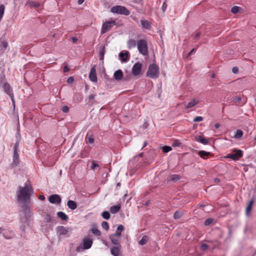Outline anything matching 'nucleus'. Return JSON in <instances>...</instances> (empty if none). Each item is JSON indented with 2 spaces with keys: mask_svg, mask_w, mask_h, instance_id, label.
Returning a JSON list of instances; mask_svg holds the SVG:
<instances>
[{
  "mask_svg": "<svg viewBox=\"0 0 256 256\" xmlns=\"http://www.w3.org/2000/svg\"><path fill=\"white\" fill-rule=\"evenodd\" d=\"M16 143L14 144V151L19 152L18 146H19V142L20 140V133L18 132L16 134Z\"/></svg>",
  "mask_w": 256,
  "mask_h": 256,
  "instance_id": "nucleus-15",
  "label": "nucleus"
},
{
  "mask_svg": "<svg viewBox=\"0 0 256 256\" xmlns=\"http://www.w3.org/2000/svg\"><path fill=\"white\" fill-rule=\"evenodd\" d=\"M4 11V6L3 4L0 5V22L2 18L3 15Z\"/></svg>",
  "mask_w": 256,
  "mask_h": 256,
  "instance_id": "nucleus-34",
  "label": "nucleus"
},
{
  "mask_svg": "<svg viewBox=\"0 0 256 256\" xmlns=\"http://www.w3.org/2000/svg\"><path fill=\"white\" fill-rule=\"evenodd\" d=\"M110 12L114 14L128 16L130 12L126 7L122 6H116L110 8Z\"/></svg>",
  "mask_w": 256,
  "mask_h": 256,
  "instance_id": "nucleus-5",
  "label": "nucleus"
},
{
  "mask_svg": "<svg viewBox=\"0 0 256 256\" xmlns=\"http://www.w3.org/2000/svg\"><path fill=\"white\" fill-rule=\"evenodd\" d=\"M5 228L4 227H0V234H2Z\"/></svg>",
  "mask_w": 256,
  "mask_h": 256,
  "instance_id": "nucleus-61",
  "label": "nucleus"
},
{
  "mask_svg": "<svg viewBox=\"0 0 256 256\" xmlns=\"http://www.w3.org/2000/svg\"><path fill=\"white\" fill-rule=\"evenodd\" d=\"M233 152H234L228 154L226 158L238 160L242 156V152L240 150L234 149Z\"/></svg>",
  "mask_w": 256,
  "mask_h": 256,
  "instance_id": "nucleus-7",
  "label": "nucleus"
},
{
  "mask_svg": "<svg viewBox=\"0 0 256 256\" xmlns=\"http://www.w3.org/2000/svg\"><path fill=\"white\" fill-rule=\"evenodd\" d=\"M49 202L54 204H59L60 203L62 199L58 194H52L48 198Z\"/></svg>",
  "mask_w": 256,
  "mask_h": 256,
  "instance_id": "nucleus-9",
  "label": "nucleus"
},
{
  "mask_svg": "<svg viewBox=\"0 0 256 256\" xmlns=\"http://www.w3.org/2000/svg\"><path fill=\"white\" fill-rule=\"evenodd\" d=\"M114 79L117 80H122L123 78L122 72L120 70L116 71L114 73Z\"/></svg>",
  "mask_w": 256,
  "mask_h": 256,
  "instance_id": "nucleus-14",
  "label": "nucleus"
},
{
  "mask_svg": "<svg viewBox=\"0 0 256 256\" xmlns=\"http://www.w3.org/2000/svg\"><path fill=\"white\" fill-rule=\"evenodd\" d=\"M180 176L178 174H172L168 177V180L176 182L180 180Z\"/></svg>",
  "mask_w": 256,
  "mask_h": 256,
  "instance_id": "nucleus-21",
  "label": "nucleus"
},
{
  "mask_svg": "<svg viewBox=\"0 0 256 256\" xmlns=\"http://www.w3.org/2000/svg\"><path fill=\"white\" fill-rule=\"evenodd\" d=\"M92 234L97 236H100L101 234L100 232L96 228H93L92 230Z\"/></svg>",
  "mask_w": 256,
  "mask_h": 256,
  "instance_id": "nucleus-35",
  "label": "nucleus"
},
{
  "mask_svg": "<svg viewBox=\"0 0 256 256\" xmlns=\"http://www.w3.org/2000/svg\"><path fill=\"white\" fill-rule=\"evenodd\" d=\"M238 71V67L234 66L232 69V72L234 74H237Z\"/></svg>",
  "mask_w": 256,
  "mask_h": 256,
  "instance_id": "nucleus-51",
  "label": "nucleus"
},
{
  "mask_svg": "<svg viewBox=\"0 0 256 256\" xmlns=\"http://www.w3.org/2000/svg\"><path fill=\"white\" fill-rule=\"evenodd\" d=\"M102 217L105 220H108L110 218V214L108 212L104 211L102 214Z\"/></svg>",
  "mask_w": 256,
  "mask_h": 256,
  "instance_id": "nucleus-32",
  "label": "nucleus"
},
{
  "mask_svg": "<svg viewBox=\"0 0 256 256\" xmlns=\"http://www.w3.org/2000/svg\"><path fill=\"white\" fill-rule=\"evenodd\" d=\"M89 78L92 82H97L96 66H93V67L91 68L89 74Z\"/></svg>",
  "mask_w": 256,
  "mask_h": 256,
  "instance_id": "nucleus-11",
  "label": "nucleus"
},
{
  "mask_svg": "<svg viewBox=\"0 0 256 256\" xmlns=\"http://www.w3.org/2000/svg\"><path fill=\"white\" fill-rule=\"evenodd\" d=\"M88 141L90 144H92L94 142V138L92 136H90L88 137Z\"/></svg>",
  "mask_w": 256,
  "mask_h": 256,
  "instance_id": "nucleus-49",
  "label": "nucleus"
},
{
  "mask_svg": "<svg viewBox=\"0 0 256 256\" xmlns=\"http://www.w3.org/2000/svg\"><path fill=\"white\" fill-rule=\"evenodd\" d=\"M120 253V250L117 246L114 247L111 249V254L114 256H118Z\"/></svg>",
  "mask_w": 256,
  "mask_h": 256,
  "instance_id": "nucleus-25",
  "label": "nucleus"
},
{
  "mask_svg": "<svg viewBox=\"0 0 256 256\" xmlns=\"http://www.w3.org/2000/svg\"><path fill=\"white\" fill-rule=\"evenodd\" d=\"M74 78L72 76H70L69 77L68 80H67V82L68 83V84H72L74 82Z\"/></svg>",
  "mask_w": 256,
  "mask_h": 256,
  "instance_id": "nucleus-47",
  "label": "nucleus"
},
{
  "mask_svg": "<svg viewBox=\"0 0 256 256\" xmlns=\"http://www.w3.org/2000/svg\"><path fill=\"white\" fill-rule=\"evenodd\" d=\"M148 237L146 236H144L142 238L139 242V244L140 245H144L146 244L148 241Z\"/></svg>",
  "mask_w": 256,
  "mask_h": 256,
  "instance_id": "nucleus-31",
  "label": "nucleus"
},
{
  "mask_svg": "<svg viewBox=\"0 0 256 256\" xmlns=\"http://www.w3.org/2000/svg\"><path fill=\"white\" fill-rule=\"evenodd\" d=\"M114 237H117V238H119L120 239L121 236V233L116 232L114 234H112Z\"/></svg>",
  "mask_w": 256,
  "mask_h": 256,
  "instance_id": "nucleus-45",
  "label": "nucleus"
},
{
  "mask_svg": "<svg viewBox=\"0 0 256 256\" xmlns=\"http://www.w3.org/2000/svg\"><path fill=\"white\" fill-rule=\"evenodd\" d=\"M146 76L151 78H156L159 76L158 67L155 64H151L146 72Z\"/></svg>",
  "mask_w": 256,
  "mask_h": 256,
  "instance_id": "nucleus-3",
  "label": "nucleus"
},
{
  "mask_svg": "<svg viewBox=\"0 0 256 256\" xmlns=\"http://www.w3.org/2000/svg\"><path fill=\"white\" fill-rule=\"evenodd\" d=\"M130 53L128 52H120L119 54V56L121 59L122 62H126L129 58Z\"/></svg>",
  "mask_w": 256,
  "mask_h": 256,
  "instance_id": "nucleus-13",
  "label": "nucleus"
},
{
  "mask_svg": "<svg viewBox=\"0 0 256 256\" xmlns=\"http://www.w3.org/2000/svg\"><path fill=\"white\" fill-rule=\"evenodd\" d=\"M208 248V246L206 244H201L200 248L202 251H205Z\"/></svg>",
  "mask_w": 256,
  "mask_h": 256,
  "instance_id": "nucleus-40",
  "label": "nucleus"
},
{
  "mask_svg": "<svg viewBox=\"0 0 256 256\" xmlns=\"http://www.w3.org/2000/svg\"><path fill=\"white\" fill-rule=\"evenodd\" d=\"M214 126L216 128H218L220 126V124L218 123H216L215 124Z\"/></svg>",
  "mask_w": 256,
  "mask_h": 256,
  "instance_id": "nucleus-62",
  "label": "nucleus"
},
{
  "mask_svg": "<svg viewBox=\"0 0 256 256\" xmlns=\"http://www.w3.org/2000/svg\"><path fill=\"white\" fill-rule=\"evenodd\" d=\"M96 97V95L94 94H90L88 97V100L89 101L92 100Z\"/></svg>",
  "mask_w": 256,
  "mask_h": 256,
  "instance_id": "nucleus-46",
  "label": "nucleus"
},
{
  "mask_svg": "<svg viewBox=\"0 0 256 256\" xmlns=\"http://www.w3.org/2000/svg\"><path fill=\"white\" fill-rule=\"evenodd\" d=\"M18 152L14 151L13 162L12 164L17 166L19 162Z\"/></svg>",
  "mask_w": 256,
  "mask_h": 256,
  "instance_id": "nucleus-17",
  "label": "nucleus"
},
{
  "mask_svg": "<svg viewBox=\"0 0 256 256\" xmlns=\"http://www.w3.org/2000/svg\"><path fill=\"white\" fill-rule=\"evenodd\" d=\"M32 6H33L34 7H36V8H38L40 6V4L38 3H34V2H32Z\"/></svg>",
  "mask_w": 256,
  "mask_h": 256,
  "instance_id": "nucleus-58",
  "label": "nucleus"
},
{
  "mask_svg": "<svg viewBox=\"0 0 256 256\" xmlns=\"http://www.w3.org/2000/svg\"><path fill=\"white\" fill-rule=\"evenodd\" d=\"M57 216L62 220H66L68 219V216L62 212H58Z\"/></svg>",
  "mask_w": 256,
  "mask_h": 256,
  "instance_id": "nucleus-23",
  "label": "nucleus"
},
{
  "mask_svg": "<svg viewBox=\"0 0 256 256\" xmlns=\"http://www.w3.org/2000/svg\"><path fill=\"white\" fill-rule=\"evenodd\" d=\"M210 152H206L204 150H200L198 152L199 156H200V158H202L204 159H205L206 158L205 157L210 155Z\"/></svg>",
  "mask_w": 256,
  "mask_h": 256,
  "instance_id": "nucleus-27",
  "label": "nucleus"
},
{
  "mask_svg": "<svg viewBox=\"0 0 256 256\" xmlns=\"http://www.w3.org/2000/svg\"><path fill=\"white\" fill-rule=\"evenodd\" d=\"M68 109L67 106H64L62 108V110L64 112H67L68 111Z\"/></svg>",
  "mask_w": 256,
  "mask_h": 256,
  "instance_id": "nucleus-50",
  "label": "nucleus"
},
{
  "mask_svg": "<svg viewBox=\"0 0 256 256\" xmlns=\"http://www.w3.org/2000/svg\"><path fill=\"white\" fill-rule=\"evenodd\" d=\"M64 72H68L69 71V68L67 66H64Z\"/></svg>",
  "mask_w": 256,
  "mask_h": 256,
  "instance_id": "nucleus-55",
  "label": "nucleus"
},
{
  "mask_svg": "<svg viewBox=\"0 0 256 256\" xmlns=\"http://www.w3.org/2000/svg\"><path fill=\"white\" fill-rule=\"evenodd\" d=\"M56 230L57 234L59 236H69L72 231L71 228L64 227V226H58Z\"/></svg>",
  "mask_w": 256,
  "mask_h": 256,
  "instance_id": "nucleus-6",
  "label": "nucleus"
},
{
  "mask_svg": "<svg viewBox=\"0 0 256 256\" xmlns=\"http://www.w3.org/2000/svg\"><path fill=\"white\" fill-rule=\"evenodd\" d=\"M241 10H242V8L238 6H234L232 8L231 12L233 14H237V13L240 12V11Z\"/></svg>",
  "mask_w": 256,
  "mask_h": 256,
  "instance_id": "nucleus-30",
  "label": "nucleus"
},
{
  "mask_svg": "<svg viewBox=\"0 0 256 256\" xmlns=\"http://www.w3.org/2000/svg\"><path fill=\"white\" fill-rule=\"evenodd\" d=\"M123 230H124V226L122 224H120L118 226L117 228L116 232L121 233L122 232Z\"/></svg>",
  "mask_w": 256,
  "mask_h": 256,
  "instance_id": "nucleus-42",
  "label": "nucleus"
},
{
  "mask_svg": "<svg viewBox=\"0 0 256 256\" xmlns=\"http://www.w3.org/2000/svg\"><path fill=\"white\" fill-rule=\"evenodd\" d=\"M110 239L111 240L112 242L114 245H118L120 243V239L119 238H117V237H114L112 235L110 236Z\"/></svg>",
  "mask_w": 256,
  "mask_h": 256,
  "instance_id": "nucleus-22",
  "label": "nucleus"
},
{
  "mask_svg": "<svg viewBox=\"0 0 256 256\" xmlns=\"http://www.w3.org/2000/svg\"><path fill=\"white\" fill-rule=\"evenodd\" d=\"M166 8H167V4H166V2H164L162 4V10L163 12H164L166 10Z\"/></svg>",
  "mask_w": 256,
  "mask_h": 256,
  "instance_id": "nucleus-53",
  "label": "nucleus"
},
{
  "mask_svg": "<svg viewBox=\"0 0 256 256\" xmlns=\"http://www.w3.org/2000/svg\"><path fill=\"white\" fill-rule=\"evenodd\" d=\"M115 24L116 22L114 20L106 22L102 24L101 32L102 34H105L110 30Z\"/></svg>",
  "mask_w": 256,
  "mask_h": 256,
  "instance_id": "nucleus-8",
  "label": "nucleus"
},
{
  "mask_svg": "<svg viewBox=\"0 0 256 256\" xmlns=\"http://www.w3.org/2000/svg\"><path fill=\"white\" fill-rule=\"evenodd\" d=\"M136 45L137 43L136 40L133 39H130L127 42V46L128 49H131L133 48H134Z\"/></svg>",
  "mask_w": 256,
  "mask_h": 256,
  "instance_id": "nucleus-19",
  "label": "nucleus"
},
{
  "mask_svg": "<svg viewBox=\"0 0 256 256\" xmlns=\"http://www.w3.org/2000/svg\"><path fill=\"white\" fill-rule=\"evenodd\" d=\"M98 167V165L97 164L95 163L94 162H92L91 166V168L94 170L95 168Z\"/></svg>",
  "mask_w": 256,
  "mask_h": 256,
  "instance_id": "nucleus-48",
  "label": "nucleus"
},
{
  "mask_svg": "<svg viewBox=\"0 0 256 256\" xmlns=\"http://www.w3.org/2000/svg\"><path fill=\"white\" fill-rule=\"evenodd\" d=\"M137 46L138 52L143 56L147 55L148 48L147 42L144 40H140L137 42Z\"/></svg>",
  "mask_w": 256,
  "mask_h": 256,
  "instance_id": "nucleus-4",
  "label": "nucleus"
},
{
  "mask_svg": "<svg viewBox=\"0 0 256 256\" xmlns=\"http://www.w3.org/2000/svg\"><path fill=\"white\" fill-rule=\"evenodd\" d=\"M212 222V218H208L204 222V224L206 226L210 225Z\"/></svg>",
  "mask_w": 256,
  "mask_h": 256,
  "instance_id": "nucleus-43",
  "label": "nucleus"
},
{
  "mask_svg": "<svg viewBox=\"0 0 256 256\" xmlns=\"http://www.w3.org/2000/svg\"><path fill=\"white\" fill-rule=\"evenodd\" d=\"M3 88L5 92L8 94L11 95L12 94L11 88L8 84H4Z\"/></svg>",
  "mask_w": 256,
  "mask_h": 256,
  "instance_id": "nucleus-24",
  "label": "nucleus"
},
{
  "mask_svg": "<svg viewBox=\"0 0 256 256\" xmlns=\"http://www.w3.org/2000/svg\"><path fill=\"white\" fill-rule=\"evenodd\" d=\"M102 227L106 230H108L109 228L108 224L106 222H102Z\"/></svg>",
  "mask_w": 256,
  "mask_h": 256,
  "instance_id": "nucleus-38",
  "label": "nucleus"
},
{
  "mask_svg": "<svg viewBox=\"0 0 256 256\" xmlns=\"http://www.w3.org/2000/svg\"><path fill=\"white\" fill-rule=\"evenodd\" d=\"M142 64L140 62H136L132 68V73L134 76L139 74L140 72Z\"/></svg>",
  "mask_w": 256,
  "mask_h": 256,
  "instance_id": "nucleus-10",
  "label": "nucleus"
},
{
  "mask_svg": "<svg viewBox=\"0 0 256 256\" xmlns=\"http://www.w3.org/2000/svg\"><path fill=\"white\" fill-rule=\"evenodd\" d=\"M18 188L16 195L18 202L22 205L28 204L30 196L34 193L32 186L25 184L24 186H19Z\"/></svg>",
  "mask_w": 256,
  "mask_h": 256,
  "instance_id": "nucleus-1",
  "label": "nucleus"
},
{
  "mask_svg": "<svg viewBox=\"0 0 256 256\" xmlns=\"http://www.w3.org/2000/svg\"><path fill=\"white\" fill-rule=\"evenodd\" d=\"M78 38L76 37H72V42L75 43L77 42Z\"/></svg>",
  "mask_w": 256,
  "mask_h": 256,
  "instance_id": "nucleus-54",
  "label": "nucleus"
},
{
  "mask_svg": "<svg viewBox=\"0 0 256 256\" xmlns=\"http://www.w3.org/2000/svg\"><path fill=\"white\" fill-rule=\"evenodd\" d=\"M106 52L105 47L104 46L101 47V49L100 52V60H104V54Z\"/></svg>",
  "mask_w": 256,
  "mask_h": 256,
  "instance_id": "nucleus-28",
  "label": "nucleus"
},
{
  "mask_svg": "<svg viewBox=\"0 0 256 256\" xmlns=\"http://www.w3.org/2000/svg\"><path fill=\"white\" fill-rule=\"evenodd\" d=\"M83 248L84 250L89 249L91 248L92 244V239L88 238H84L82 241Z\"/></svg>",
  "mask_w": 256,
  "mask_h": 256,
  "instance_id": "nucleus-12",
  "label": "nucleus"
},
{
  "mask_svg": "<svg viewBox=\"0 0 256 256\" xmlns=\"http://www.w3.org/2000/svg\"><path fill=\"white\" fill-rule=\"evenodd\" d=\"M214 181L215 182L218 183L220 182V180L218 178H214Z\"/></svg>",
  "mask_w": 256,
  "mask_h": 256,
  "instance_id": "nucleus-64",
  "label": "nucleus"
},
{
  "mask_svg": "<svg viewBox=\"0 0 256 256\" xmlns=\"http://www.w3.org/2000/svg\"><path fill=\"white\" fill-rule=\"evenodd\" d=\"M242 134H243L242 131L240 130H238L235 132L234 137L235 138H240L242 136Z\"/></svg>",
  "mask_w": 256,
  "mask_h": 256,
  "instance_id": "nucleus-29",
  "label": "nucleus"
},
{
  "mask_svg": "<svg viewBox=\"0 0 256 256\" xmlns=\"http://www.w3.org/2000/svg\"><path fill=\"white\" fill-rule=\"evenodd\" d=\"M196 140L204 144H207L209 142L208 139L204 138L200 136L196 137Z\"/></svg>",
  "mask_w": 256,
  "mask_h": 256,
  "instance_id": "nucleus-16",
  "label": "nucleus"
},
{
  "mask_svg": "<svg viewBox=\"0 0 256 256\" xmlns=\"http://www.w3.org/2000/svg\"><path fill=\"white\" fill-rule=\"evenodd\" d=\"M120 207L119 206H111L110 210L112 213L116 214L120 210Z\"/></svg>",
  "mask_w": 256,
  "mask_h": 256,
  "instance_id": "nucleus-26",
  "label": "nucleus"
},
{
  "mask_svg": "<svg viewBox=\"0 0 256 256\" xmlns=\"http://www.w3.org/2000/svg\"><path fill=\"white\" fill-rule=\"evenodd\" d=\"M162 150L164 152L166 153L170 151L172 148L170 146H164L162 147Z\"/></svg>",
  "mask_w": 256,
  "mask_h": 256,
  "instance_id": "nucleus-36",
  "label": "nucleus"
},
{
  "mask_svg": "<svg viewBox=\"0 0 256 256\" xmlns=\"http://www.w3.org/2000/svg\"><path fill=\"white\" fill-rule=\"evenodd\" d=\"M199 103V100L196 99H193L186 106V108H192L195 105Z\"/></svg>",
  "mask_w": 256,
  "mask_h": 256,
  "instance_id": "nucleus-20",
  "label": "nucleus"
},
{
  "mask_svg": "<svg viewBox=\"0 0 256 256\" xmlns=\"http://www.w3.org/2000/svg\"><path fill=\"white\" fill-rule=\"evenodd\" d=\"M202 120H203L202 117V116H196V117L194 118V121L195 122H201V121Z\"/></svg>",
  "mask_w": 256,
  "mask_h": 256,
  "instance_id": "nucleus-44",
  "label": "nucleus"
},
{
  "mask_svg": "<svg viewBox=\"0 0 256 256\" xmlns=\"http://www.w3.org/2000/svg\"><path fill=\"white\" fill-rule=\"evenodd\" d=\"M38 198L40 200H45V197L42 195L40 196Z\"/></svg>",
  "mask_w": 256,
  "mask_h": 256,
  "instance_id": "nucleus-59",
  "label": "nucleus"
},
{
  "mask_svg": "<svg viewBox=\"0 0 256 256\" xmlns=\"http://www.w3.org/2000/svg\"><path fill=\"white\" fill-rule=\"evenodd\" d=\"M200 32H198V33L195 35V36H194V40L197 39V38H198L200 36Z\"/></svg>",
  "mask_w": 256,
  "mask_h": 256,
  "instance_id": "nucleus-57",
  "label": "nucleus"
},
{
  "mask_svg": "<svg viewBox=\"0 0 256 256\" xmlns=\"http://www.w3.org/2000/svg\"><path fill=\"white\" fill-rule=\"evenodd\" d=\"M84 0H78V4H82L84 2Z\"/></svg>",
  "mask_w": 256,
  "mask_h": 256,
  "instance_id": "nucleus-63",
  "label": "nucleus"
},
{
  "mask_svg": "<svg viewBox=\"0 0 256 256\" xmlns=\"http://www.w3.org/2000/svg\"><path fill=\"white\" fill-rule=\"evenodd\" d=\"M22 207L23 208L22 212L24 216L21 218L22 225L20 226V230L22 236L26 237V230L30 228L29 222L32 214L28 206V204L22 205Z\"/></svg>",
  "mask_w": 256,
  "mask_h": 256,
  "instance_id": "nucleus-2",
  "label": "nucleus"
},
{
  "mask_svg": "<svg viewBox=\"0 0 256 256\" xmlns=\"http://www.w3.org/2000/svg\"><path fill=\"white\" fill-rule=\"evenodd\" d=\"M141 24L143 27L146 28H148L150 26L148 22L146 20H141Z\"/></svg>",
  "mask_w": 256,
  "mask_h": 256,
  "instance_id": "nucleus-37",
  "label": "nucleus"
},
{
  "mask_svg": "<svg viewBox=\"0 0 256 256\" xmlns=\"http://www.w3.org/2000/svg\"><path fill=\"white\" fill-rule=\"evenodd\" d=\"M68 206L72 210H74L77 208L76 202L74 200H69L67 202Z\"/></svg>",
  "mask_w": 256,
  "mask_h": 256,
  "instance_id": "nucleus-18",
  "label": "nucleus"
},
{
  "mask_svg": "<svg viewBox=\"0 0 256 256\" xmlns=\"http://www.w3.org/2000/svg\"><path fill=\"white\" fill-rule=\"evenodd\" d=\"M240 100H241V98L240 97H234L233 99V101L234 102H240Z\"/></svg>",
  "mask_w": 256,
  "mask_h": 256,
  "instance_id": "nucleus-52",
  "label": "nucleus"
},
{
  "mask_svg": "<svg viewBox=\"0 0 256 256\" xmlns=\"http://www.w3.org/2000/svg\"><path fill=\"white\" fill-rule=\"evenodd\" d=\"M196 52V48H193L188 54V55H192L194 52Z\"/></svg>",
  "mask_w": 256,
  "mask_h": 256,
  "instance_id": "nucleus-60",
  "label": "nucleus"
},
{
  "mask_svg": "<svg viewBox=\"0 0 256 256\" xmlns=\"http://www.w3.org/2000/svg\"><path fill=\"white\" fill-rule=\"evenodd\" d=\"M8 44L5 42H2V46L0 45V47L1 48V50H4L6 48Z\"/></svg>",
  "mask_w": 256,
  "mask_h": 256,
  "instance_id": "nucleus-41",
  "label": "nucleus"
},
{
  "mask_svg": "<svg viewBox=\"0 0 256 256\" xmlns=\"http://www.w3.org/2000/svg\"><path fill=\"white\" fill-rule=\"evenodd\" d=\"M252 204H253V200H250L249 202L248 206H247V207L246 208V212L247 214H248L250 212V210H252Z\"/></svg>",
  "mask_w": 256,
  "mask_h": 256,
  "instance_id": "nucleus-33",
  "label": "nucleus"
},
{
  "mask_svg": "<svg viewBox=\"0 0 256 256\" xmlns=\"http://www.w3.org/2000/svg\"><path fill=\"white\" fill-rule=\"evenodd\" d=\"M180 146V143L177 142H174L172 144V146Z\"/></svg>",
  "mask_w": 256,
  "mask_h": 256,
  "instance_id": "nucleus-56",
  "label": "nucleus"
},
{
  "mask_svg": "<svg viewBox=\"0 0 256 256\" xmlns=\"http://www.w3.org/2000/svg\"><path fill=\"white\" fill-rule=\"evenodd\" d=\"M182 214V213L181 212L176 211L174 214V219H178L181 217Z\"/></svg>",
  "mask_w": 256,
  "mask_h": 256,
  "instance_id": "nucleus-39",
  "label": "nucleus"
}]
</instances>
